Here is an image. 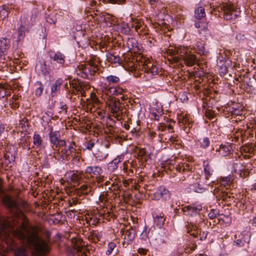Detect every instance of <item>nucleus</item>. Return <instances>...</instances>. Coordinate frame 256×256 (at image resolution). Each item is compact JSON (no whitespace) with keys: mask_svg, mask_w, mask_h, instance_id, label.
<instances>
[{"mask_svg":"<svg viewBox=\"0 0 256 256\" xmlns=\"http://www.w3.org/2000/svg\"><path fill=\"white\" fill-rule=\"evenodd\" d=\"M16 232L19 238L26 240L30 246H32L37 254L44 255L50 252V234H48L45 240L38 236L35 228H32L31 232L28 228V221L25 218L22 223L20 230H17Z\"/></svg>","mask_w":256,"mask_h":256,"instance_id":"nucleus-1","label":"nucleus"},{"mask_svg":"<svg viewBox=\"0 0 256 256\" xmlns=\"http://www.w3.org/2000/svg\"><path fill=\"white\" fill-rule=\"evenodd\" d=\"M100 58L96 56H92L84 63L79 64L76 68V74L84 78L92 79L99 70Z\"/></svg>","mask_w":256,"mask_h":256,"instance_id":"nucleus-2","label":"nucleus"},{"mask_svg":"<svg viewBox=\"0 0 256 256\" xmlns=\"http://www.w3.org/2000/svg\"><path fill=\"white\" fill-rule=\"evenodd\" d=\"M214 10L222 13L224 18L226 20L232 21L240 14V9L230 2H223Z\"/></svg>","mask_w":256,"mask_h":256,"instance_id":"nucleus-3","label":"nucleus"},{"mask_svg":"<svg viewBox=\"0 0 256 256\" xmlns=\"http://www.w3.org/2000/svg\"><path fill=\"white\" fill-rule=\"evenodd\" d=\"M75 145V142H73L70 143L69 146H66L65 142V145L64 146H58V148L56 150L57 152L54 154V157L56 159L58 160H68L70 159V156H73V153L75 150L74 146Z\"/></svg>","mask_w":256,"mask_h":256,"instance_id":"nucleus-4","label":"nucleus"},{"mask_svg":"<svg viewBox=\"0 0 256 256\" xmlns=\"http://www.w3.org/2000/svg\"><path fill=\"white\" fill-rule=\"evenodd\" d=\"M106 104L112 116L118 120H120L122 118V112L119 100L114 97H108Z\"/></svg>","mask_w":256,"mask_h":256,"instance_id":"nucleus-5","label":"nucleus"},{"mask_svg":"<svg viewBox=\"0 0 256 256\" xmlns=\"http://www.w3.org/2000/svg\"><path fill=\"white\" fill-rule=\"evenodd\" d=\"M203 167L204 175L200 178V182L205 186H209L210 185V178L212 176L214 170L208 161L204 162Z\"/></svg>","mask_w":256,"mask_h":256,"instance_id":"nucleus-6","label":"nucleus"},{"mask_svg":"<svg viewBox=\"0 0 256 256\" xmlns=\"http://www.w3.org/2000/svg\"><path fill=\"white\" fill-rule=\"evenodd\" d=\"M84 174L83 172L78 171H69L64 176V178L68 184H72L75 186V184L79 183L82 179Z\"/></svg>","mask_w":256,"mask_h":256,"instance_id":"nucleus-7","label":"nucleus"},{"mask_svg":"<svg viewBox=\"0 0 256 256\" xmlns=\"http://www.w3.org/2000/svg\"><path fill=\"white\" fill-rule=\"evenodd\" d=\"M202 208L201 204L193 203L184 206L182 211L186 215L193 217L199 214Z\"/></svg>","mask_w":256,"mask_h":256,"instance_id":"nucleus-8","label":"nucleus"},{"mask_svg":"<svg viewBox=\"0 0 256 256\" xmlns=\"http://www.w3.org/2000/svg\"><path fill=\"white\" fill-rule=\"evenodd\" d=\"M2 202L10 209V210L14 213V216H18L21 213V211L19 210L18 204L12 200L10 196H4L2 198Z\"/></svg>","mask_w":256,"mask_h":256,"instance_id":"nucleus-9","label":"nucleus"},{"mask_svg":"<svg viewBox=\"0 0 256 256\" xmlns=\"http://www.w3.org/2000/svg\"><path fill=\"white\" fill-rule=\"evenodd\" d=\"M142 70L148 75L149 78L159 74V68L154 66L148 60H144V64H142Z\"/></svg>","mask_w":256,"mask_h":256,"instance_id":"nucleus-10","label":"nucleus"},{"mask_svg":"<svg viewBox=\"0 0 256 256\" xmlns=\"http://www.w3.org/2000/svg\"><path fill=\"white\" fill-rule=\"evenodd\" d=\"M126 92V89H124L120 86H112L109 88L106 87L102 90V96L103 97L104 94H105L106 96L112 98L111 96L112 95L118 96L124 94Z\"/></svg>","mask_w":256,"mask_h":256,"instance_id":"nucleus-11","label":"nucleus"},{"mask_svg":"<svg viewBox=\"0 0 256 256\" xmlns=\"http://www.w3.org/2000/svg\"><path fill=\"white\" fill-rule=\"evenodd\" d=\"M50 140L51 143L56 146V148L58 146H64L65 145V141L60 139V134L58 131H52V128H50L49 134Z\"/></svg>","mask_w":256,"mask_h":256,"instance_id":"nucleus-12","label":"nucleus"},{"mask_svg":"<svg viewBox=\"0 0 256 256\" xmlns=\"http://www.w3.org/2000/svg\"><path fill=\"white\" fill-rule=\"evenodd\" d=\"M120 232L122 233V235H124V241L122 242L123 246H124L126 244L128 245L132 242L135 238L136 231L132 227H130L126 231L122 229Z\"/></svg>","mask_w":256,"mask_h":256,"instance_id":"nucleus-13","label":"nucleus"},{"mask_svg":"<svg viewBox=\"0 0 256 256\" xmlns=\"http://www.w3.org/2000/svg\"><path fill=\"white\" fill-rule=\"evenodd\" d=\"M48 56L51 60H53L60 66H63L65 62V56L60 52H54L50 51L48 53Z\"/></svg>","mask_w":256,"mask_h":256,"instance_id":"nucleus-14","label":"nucleus"},{"mask_svg":"<svg viewBox=\"0 0 256 256\" xmlns=\"http://www.w3.org/2000/svg\"><path fill=\"white\" fill-rule=\"evenodd\" d=\"M178 120L180 123L184 126V130L186 133H188L192 126V121L190 120L189 116L187 115L182 116L179 117Z\"/></svg>","mask_w":256,"mask_h":256,"instance_id":"nucleus-15","label":"nucleus"},{"mask_svg":"<svg viewBox=\"0 0 256 256\" xmlns=\"http://www.w3.org/2000/svg\"><path fill=\"white\" fill-rule=\"evenodd\" d=\"M155 198L159 199L160 197L166 200L170 199V194L169 191L163 186H160L154 194Z\"/></svg>","mask_w":256,"mask_h":256,"instance_id":"nucleus-16","label":"nucleus"},{"mask_svg":"<svg viewBox=\"0 0 256 256\" xmlns=\"http://www.w3.org/2000/svg\"><path fill=\"white\" fill-rule=\"evenodd\" d=\"M232 151V146L227 144H221L216 152H218V154L221 156H226L230 154Z\"/></svg>","mask_w":256,"mask_h":256,"instance_id":"nucleus-17","label":"nucleus"},{"mask_svg":"<svg viewBox=\"0 0 256 256\" xmlns=\"http://www.w3.org/2000/svg\"><path fill=\"white\" fill-rule=\"evenodd\" d=\"M190 52V50L188 47L180 46L175 48L174 51L172 54H177L180 57V58L184 59Z\"/></svg>","mask_w":256,"mask_h":256,"instance_id":"nucleus-18","label":"nucleus"},{"mask_svg":"<svg viewBox=\"0 0 256 256\" xmlns=\"http://www.w3.org/2000/svg\"><path fill=\"white\" fill-rule=\"evenodd\" d=\"M124 158V155L120 154V156H118L116 158L114 159L111 162H109L108 164V168L114 171L118 168V164L122 162V160Z\"/></svg>","mask_w":256,"mask_h":256,"instance_id":"nucleus-19","label":"nucleus"},{"mask_svg":"<svg viewBox=\"0 0 256 256\" xmlns=\"http://www.w3.org/2000/svg\"><path fill=\"white\" fill-rule=\"evenodd\" d=\"M102 232L96 230L90 232L88 236V238L89 240L96 243L99 242L102 238Z\"/></svg>","mask_w":256,"mask_h":256,"instance_id":"nucleus-20","label":"nucleus"},{"mask_svg":"<svg viewBox=\"0 0 256 256\" xmlns=\"http://www.w3.org/2000/svg\"><path fill=\"white\" fill-rule=\"evenodd\" d=\"M186 64L189 66H192L196 63L197 58L196 55L192 54L190 51L183 59Z\"/></svg>","mask_w":256,"mask_h":256,"instance_id":"nucleus-21","label":"nucleus"},{"mask_svg":"<svg viewBox=\"0 0 256 256\" xmlns=\"http://www.w3.org/2000/svg\"><path fill=\"white\" fill-rule=\"evenodd\" d=\"M152 216L154 223L157 226L160 227L164 224L165 221V218H164V215L162 212H159L158 214L154 212Z\"/></svg>","mask_w":256,"mask_h":256,"instance_id":"nucleus-22","label":"nucleus"},{"mask_svg":"<svg viewBox=\"0 0 256 256\" xmlns=\"http://www.w3.org/2000/svg\"><path fill=\"white\" fill-rule=\"evenodd\" d=\"M214 194L218 199H221L222 200H228V198H230V196L228 195V192L218 188H214Z\"/></svg>","mask_w":256,"mask_h":256,"instance_id":"nucleus-23","label":"nucleus"},{"mask_svg":"<svg viewBox=\"0 0 256 256\" xmlns=\"http://www.w3.org/2000/svg\"><path fill=\"white\" fill-rule=\"evenodd\" d=\"M62 82L63 80L61 78H59L55 81L51 87V96H52L54 97L56 95L57 92L60 90Z\"/></svg>","mask_w":256,"mask_h":256,"instance_id":"nucleus-24","label":"nucleus"},{"mask_svg":"<svg viewBox=\"0 0 256 256\" xmlns=\"http://www.w3.org/2000/svg\"><path fill=\"white\" fill-rule=\"evenodd\" d=\"M28 27L26 24L24 22L22 24L17 30L18 40V41L22 40L25 36V32L27 30Z\"/></svg>","mask_w":256,"mask_h":256,"instance_id":"nucleus-25","label":"nucleus"},{"mask_svg":"<svg viewBox=\"0 0 256 256\" xmlns=\"http://www.w3.org/2000/svg\"><path fill=\"white\" fill-rule=\"evenodd\" d=\"M106 57L108 62L114 64L116 66H120L121 64L120 57L114 54L108 52L106 54Z\"/></svg>","mask_w":256,"mask_h":256,"instance_id":"nucleus-26","label":"nucleus"},{"mask_svg":"<svg viewBox=\"0 0 256 256\" xmlns=\"http://www.w3.org/2000/svg\"><path fill=\"white\" fill-rule=\"evenodd\" d=\"M10 40L6 38H2L0 40V50L7 54L10 48Z\"/></svg>","mask_w":256,"mask_h":256,"instance_id":"nucleus-27","label":"nucleus"},{"mask_svg":"<svg viewBox=\"0 0 256 256\" xmlns=\"http://www.w3.org/2000/svg\"><path fill=\"white\" fill-rule=\"evenodd\" d=\"M132 25V27L134 28L135 30L138 34H140L146 28V26L144 24L143 22L140 20H136Z\"/></svg>","mask_w":256,"mask_h":256,"instance_id":"nucleus-28","label":"nucleus"},{"mask_svg":"<svg viewBox=\"0 0 256 256\" xmlns=\"http://www.w3.org/2000/svg\"><path fill=\"white\" fill-rule=\"evenodd\" d=\"M82 242V240L80 238H72L71 239L72 246L78 252H81L82 250L83 245Z\"/></svg>","mask_w":256,"mask_h":256,"instance_id":"nucleus-29","label":"nucleus"},{"mask_svg":"<svg viewBox=\"0 0 256 256\" xmlns=\"http://www.w3.org/2000/svg\"><path fill=\"white\" fill-rule=\"evenodd\" d=\"M219 182L221 186L224 187L230 186L232 180V176L230 174L226 176L220 177L218 178Z\"/></svg>","mask_w":256,"mask_h":256,"instance_id":"nucleus-30","label":"nucleus"},{"mask_svg":"<svg viewBox=\"0 0 256 256\" xmlns=\"http://www.w3.org/2000/svg\"><path fill=\"white\" fill-rule=\"evenodd\" d=\"M196 144L202 148H206L210 144V141L208 138H204L196 142Z\"/></svg>","mask_w":256,"mask_h":256,"instance_id":"nucleus-31","label":"nucleus"},{"mask_svg":"<svg viewBox=\"0 0 256 256\" xmlns=\"http://www.w3.org/2000/svg\"><path fill=\"white\" fill-rule=\"evenodd\" d=\"M28 120L26 118H23L20 120L18 125L19 130L21 132H26L28 129Z\"/></svg>","mask_w":256,"mask_h":256,"instance_id":"nucleus-32","label":"nucleus"},{"mask_svg":"<svg viewBox=\"0 0 256 256\" xmlns=\"http://www.w3.org/2000/svg\"><path fill=\"white\" fill-rule=\"evenodd\" d=\"M102 171V169L98 166H89L86 170V172L90 174H94L95 175L99 174Z\"/></svg>","mask_w":256,"mask_h":256,"instance_id":"nucleus-33","label":"nucleus"},{"mask_svg":"<svg viewBox=\"0 0 256 256\" xmlns=\"http://www.w3.org/2000/svg\"><path fill=\"white\" fill-rule=\"evenodd\" d=\"M10 94V90L7 86L0 84V99Z\"/></svg>","mask_w":256,"mask_h":256,"instance_id":"nucleus-34","label":"nucleus"},{"mask_svg":"<svg viewBox=\"0 0 256 256\" xmlns=\"http://www.w3.org/2000/svg\"><path fill=\"white\" fill-rule=\"evenodd\" d=\"M34 86L36 88L34 90L35 95L37 96H40L44 90V86L40 82L37 81L34 83Z\"/></svg>","mask_w":256,"mask_h":256,"instance_id":"nucleus-35","label":"nucleus"},{"mask_svg":"<svg viewBox=\"0 0 256 256\" xmlns=\"http://www.w3.org/2000/svg\"><path fill=\"white\" fill-rule=\"evenodd\" d=\"M73 87L75 88L76 91L78 93L82 92V90H88L89 89L88 86L86 84L82 82H78V84H76L74 86H73Z\"/></svg>","mask_w":256,"mask_h":256,"instance_id":"nucleus-36","label":"nucleus"},{"mask_svg":"<svg viewBox=\"0 0 256 256\" xmlns=\"http://www.w3.org/2000/svg\"><path fill=\"white\" fill-rule=\"evenodd\" d=\"M105 80L109 84H116L120 80V78L114 75H108L105 78Z\"/></svg>","mask_w":256,"mask_h":256,"instance_id":"nucleus-37","label":"nucleus"},{"mask_svg":"<svg viewBox=\"0 0 256 256\" xmlns=\"http://www.w3.org/2000/svg\"><path fill=\"white\" fill-rule=\"evenodd\" d=\"M206 16L204 8L202 6L198 7L195 10V16L198 19H201Z\"/></svg>","mask_w":256,"mask_h":256,"instance_id":"nucleus-38","label":"nucleus"},{"mask_svg":"<svg viewBox=\"0 0 256 256\" xmlns=\"http://www.w3.org/2000/svg\"><path fill=\"white\" fill-rule=\"evenodd\" d=\"M14 224H12L10 222H0V234H2L4 231L8 227H14Z\"/></svg>","mask_w":256,"mask_h":256,"instance_id":"nucleus-39","label":"nucleus"},{"mask_svg":"<svg viewBox=\"0 0 256 256\" xmlns=\"http://www.w3.org/2000/svg\"><path fill=\"white\" fill-rule=\"evenodd\" d=\"M41 136L37 134H34L33 136V144L36 146H40L42 143Z\"/></svg>","mask_w":256,"mask_h":256,"instance_id":"nucleus-40","label":"nucleus"},{"mask_svg":"<svg viewBox=\"0 0 256 256\" xmlns=\"http://www.w3.org/2000/svg\"><path fill=\"white\" fill-rule=\"evenodd\" d=\"M92 190V188L88 184H82L79 189V192L80 193L86 194L89 193Z\"/></svg>","mask_w":256,"mask_h":256,"instance_id":"nucleus-41","label":"nucleus"},{"mask_svg":"<svg viewBox=\"0 0 256 256\" xmlns=\"http://www.w3.org/2000/svg\"><path fill=\"white\" fill-rule=\"evenodd\" d=\"M60 110L58 113L62 114H66L68 107L66 104L64 102H60L59 104Z\"/></svg>","mask_w":256,"mask_h":256,"instance_id":"nucleus-42","label":"nucleus"},{"mask_svg":"<svg viewBox=\"0 0 256 256\" xmlns=\"http://www.w3.org/2000/svg\"><path fill=\"white\" fill-rule=\"evenodd\" d=\"M196 46L198 48V52L200 54H206V52L204 50V47L202 44L200 42H197Z\"/></svg>","mask_w":256,"mask_h":256,"instance_id":"nucleus-43","label":"nucleus"},{"mask_svg":"<svg viewBox=\"0 0 256 256\" xmlns=\"http://www.w3.org/2000/svg\"><path fill=\"white\" fill-rule=\"evenodd\" d=\"M36 70L38 72L40 70L42 74H44L46 71L44 64H43L42 62H40L36 64Z\"/></svg>","mask_w":256,"mask_h":256,"instance_id":"nucleus-44","label":"nucleus"},{"mask_svg":"<svg viewBox=\"0 0 256 256\" xmlns=\"http://www.w3.org/2000/svg\"><path fill=\"white\" fill-rule=\"evenodd\" d=\"M116 244L114 242H109L108 245V250H106V255L109 256L111 254L112 251L116 248Z\"/></svg>","mask_w":256,"mask_h":256,"instance_id":"nucleus-45","label":"nucleus"},{"mask_svg":"<svg viewBox=\"0 0 256 256\" xmlns=\"http://www.w3.org/2000/svg\"><path fill=\"white\" fill-rule=\"evenodd\" d=\"M91 100L94 104V106H96V108H98L100 104V102L98 98L94 94H92Z\"/></svg>","mask_w":256,"mask_h":256,"instance_id":"nucleus-46","label":"nucleus"},{"mask_svg":"<svg viewBox=\"0 0 256 256\" xmlns=\"http://www.w3.org/2000/svg\"><path fill=\"white\" fill-rule=\"evenodd\" d=\"M149 230L146 227L144 228L143 231L140 234V238L143 240H146L148 238Z\"/></svg>","mask_w":256,"mask_h":256,"instance_id":"nucleus-47","label":"nucleus"},{"mask_svg":"<svg viewBox=\"0 0 256 256\" xmlns=\"http://www.w3.org/2000/svg\"><path fill=\"white\" fill-rule=\"evenodd\" d=\"M37 15L36 13L32 14L30 16V22H29L26 25L28 27L32 26L35 22Z\"/></svg>","mask_w":256,"mask_h":256,"instance_id":"nucleus-48","label":"nucleus"},{"mask_svg":"<svg viewBox=\"0 0 256 256\" xmlns=\"http://www.w3.org/2000/svg\"><path fill=\"white\" fill-rule=\"evenodd\" d=\"M14 256H26L24 249L22 248H18L15 252Z\"/></svg>","mask_w":256,"mask_h":256,"instance_id":"nucleus-49","label":"nucleus"},{"mask_svg":"<svg viewBox=\"0 0 256 256\" xmlns=\"http://www.w3.org/2000/svg\"><path fill=\"white\" fill-rule=\"evenodd\" d=\"M95 145V140H90L87 144H86V148L88 150H92V148H94V146Z\"/></svg>","mask_w":256,"mask_h":256,"instance_id":"nucleus-50","label":"nucleus"},{"mask_svg":"<svg viewBox=\"0 0 256 256\" xmlns=\"http://www.w3.org/2000/svg\"><path fill=\"white\" fill-rule=\"evenodd\" d=\"M218 214V212L216 210L214 209H212L208 214V216L210 219L213 220L216 216Z\"/></svg>","mask_w":256,"mask_h":256,"instance_id":"nucleus-51","label":"nucleus"},{"mask_svg":"<svg viewBox=\"0 0 256 256\" xmlns=\"http://www.w3.org/2000/svg\"><path fill=\"white\" fill-rule=\"evenodd\" d=\"M186 232L190 234L192 232L195 228H196V226L192 224H188L186 226Z\"/></svg>","mask_w":256,"mask_h":256,"instance_id":"nucleus-52","label":"nucleus"},{"mask_svg":"<svg viewBox=\"0 0 256 256\" xmlns=\"http://www.w3.org/2000/svg\"><path fill=\"white\" fill-rule=\"evenodd\" d=\"M76 92H77L76 91L75 88L72 86V88L69 90V92L67 95L68 98L71 100H72V96L76 95Z\"/></svg>","mask_w":256,"mask_h":256,"instance_id":"nucleus-53","label":"nucleus"},{"mask_svg":"<svg viewBox=\"0 0 256 256\" xmlns=\"http://www.w3.org/2000/svg\"><path fill=\"white\" fill-rule=\"evenodd\" d=\"M7 54L4 51L0 50V62L4 63L6 60V56Z\"/></svg>","mask_w":256,"mask_h":256,"instance_id":"nucleus-54","label":"nucleus"},{"mask_svg":"<svg viewBox=\"0 0 256 256\" xmlns=\"http://www.w3.org/2000/svg\"><path fill=\"white\" fill-rule=\"evenodd\" d=\"M166 128H167L168 130H172L173 129V127L171 125H170V124L164 125V126H160L158 127V129L160 130H162V131L164 130Z\"/></svg>","mask_w":256,"mask_h":256,"instance_id":"nucleus-55","label":"nucleus"},{"mask_svg":"<svg viewBox=\"0 0 256 256\" xmlns=\"http://www.w3.org/2000/svg\"><path fill=\"white\" fill-rule=\"evenodd\" d=\"M204 186H207L204 184H202L200 183V181L198 182V188H196V191L198 192H201L203 190H204L206 188Z\"/></svg>","mask_w":256,"mask_h":256,"instance_id":"nucleus-56","label":"nucleus"},{"mask_svg":"<svg viewBox=\"0 0 256 256\" xmlns=\"http://www.w3.org/2000/svg\"><path fill=\"white\" fill-rule=\"evenodd\" d=\"M206 116L210 120H212L214 117V114L212 110H208L206 112Z\"/></svg>","mask_w":256,"mask_h":256,"instance_id":"nucleus-57","label":"nucleus"},{"mask_svg":"<svg viewBox=\"0 0 256 256\" xmlns=\"http://www.w3.org/2000/svg\"><path fill=\"white\" fill-rule=\"evenodd\" d=\"M183 166L182 168V172H188L190 171L191 168H190V166L188 164H183V166Z\"/></svg>","mask_w":256,"mask_h":256,"instance_id":"nucleus-58","label":"nucleus"},{"mask_svg":"<svg viewBox=\"0 0 256 256\" xmlns=\"http://www.w3.org/2000/svg\"><path fill=\"white\" fill-rule=\"evenodd\" d=\"M138 252L142 255H145L147 252V250L144 248H139L138 250Z\"/></svg>","mask_w":256,"mask_h":256,"instance_id":"nucleus-59","label":"nucleus"},{"mask_svg":"<svg viewBox=\"0 0 256 256\" xmlns=\"http://www.w3.org/2000/svg\"><path fill=\"white\" fill-rule=\"evenodd\" d=\"M125 0H108V1L112 4H120L124 2Z\"/></svg>","mask_w":256,"mask_h":256,"instance_id":"nucleus-60","label":"nucleus"},{"mask_svg":"<svg viewBox=\"0 0 256 256\" xmlns=\"http://www.w3.org/2000/svg\"><path fill=\"white\" fill-rule=\"evenodd\" d=\"M234 243L236 244V245H237L239 246H244V243H243L242 241L240 239H238V240H236V241H234Z\"/></svg>","mask_w":256,"mask_h":256,"instance_id":"nucleus-61","label":"nucleus"},{"mask_svg":"<svg viewBox=\"0 0 256 256\" xmlns=\"http://www.w3.org/2000/svg\"><path fill=\"white\" fill-rule=\"evenodd\" d=\"M46 20L48 22L50 23V24H55L56 23V20L55 19H52L50 17H47L46 18Z\"/></svg>","mask_w":256,"mask_h":256,"instance_id":"nucleus-62","label":"nucleus"},{"mask_svg":"<svg viewBox=\"0 0 256 256\" xmlns=\"http://www.w3.org/2000/svg\"><path fill=\"white\" fill-rule=\"evenodd\" d=\"M148 2L152 6H155L156 4L158 2V0H148Z\"/></svg>","mask_w":256,"mask_h":256,"instance_id":"nucleus-63","label":"nucleus"},{"mask_svg":"<svg viewBox=\"0 0 256 256\" xmlns=\"http://www.w3.org/2000/svg\"><path fill=\"white\" fill-rule=\"evenodd\" d=\"M99 199H100V201H101L102 202H104L107 200L106 199V196L104 194H101L100 196Z\"/></svg>","mask_w":256,"mask_h":256,"instance_id":"nucleus-64","label":"nucleus"}]
</instances>
